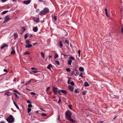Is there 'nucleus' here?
I'll list each match as a JSON object with an SVG mask.
<instances>
[{
  "mask_svg": "<svg viewBox=\"0 0 123 123\" xmlns=\"http://www.w3.org/2000/svg\"><path fill=\"white\" fill-rule=\"evenodd\" d=\"M49 9L47 7L45 8L43 10L39 12V14L41 16L45 15L49 12Z\"/></svg>",
  "mask_w": 123,
  "mask_h": 123,
  "instance_id": "obj_1",
  "label": "nucleus"
},
{
  "mask_svg": "<svg viewBox=\"0 0 123 123\" xmlns=\"http://www.w3.org/2000/svg\"><path fill=\"white\" fill-rule=\"evenodd\" d=\"M7 121L10 123H12L14 121V118L13 116L11 115L6 119Z\"/></svg>",
  "mask_w": 123,
  "mask_h": 123,
  "instance_id": "obj_2",
  "label": "nucleus"
},
{
  "mask_svg": "<svg viewBox=\"0 0 123 123\" xmlns=\"http://www.w3.org/2000/svg\"><path fill=\"white\" fill-rule=\"evenodd\" d=\"M72 113L69 110L67 111L65 113L66 116L67 120H68L71 117Z\"/></svg>",
  "mask_w": 123,
  "mask_h": 123,
  "instance_id": "obj_3",
  "label": "nucleus"
},
{
  "mask_svg": "<svg viewBox=\"0 0 123 123\" xmlns=\"http://www.w3.org/2000/svg\"><path fill=\"white\" fill-rule=\"evenodd\" d=\"M58 93L60 95H62L61 93H63L65 94H67V92L65 90H59L58 92Z\"/></svg>",
  "mask_w": 123,
  "mask_h": 123,
  "instance_id": "obj_4",
  "label": "nucleus"
},
{
  "mask_svg": "<svg viewBox=\"0 0 123 123\" xmlns=\"http://www.w3.org/2000/svg\"><path fill=\"white\" fill-rule=\"evenodd\" d=\"M70 59L68 61V65H71L72 63V60H74V58L72 56H71L70 57Z\"/></svg>",
  "mask_w": 123,
  "mask_h": 123,
  "instance_id": "obj_5",
  "label": "nucleus"
},
{
  "mask_svg": "<svg viewBox=\"0 0 123 123\" xmlns=\"http://www.w3.org/2000/svg\"><path fill=\"white\" fill-rule=\"evenodd\" d=\"M5 20L4 22L3 23H5L6 22L9 21L10 20V18L9 15H7L6 16L5 18Z\"/></svg>",
  "mask_w": 123,
  "mask_h": 123,
  "instance_id": "obj_6",
  "label": "nucleus"
},
{
  "mask_svg": "<svg viewBox=\"0 0 123 123\" xmlns=\"http://www.w3.org/2000/svg\"><path fill=\"white\" fill-rule=\"evenodd\" d=\"M53 92L56 95L59 91L58 89L57 88L54 87H53Z\"/></svg>",
  "mask_w": 123,
  "mask_h": 123,
  "instance_id": "obj_7",
  "label": "nucleus"
},
{
  "mask_svg": "<svg viewBox=\"0 0 123 123\" xmlns=\"http://www.w3.org/2000/svg\"><path fill=\"white\" fill-rule=\"evenodd\" d=\"M71 79V77H69L68 78V81L67 83L68 84H70L71 85L74 86V82L73 81L71 82V83H69V82L70 81V79Z\"/></svg>",
  "mask_w": 123,
  "mask_h": 123,
  "instance_id": "obj_8",
  "label": "nucleus"
},
{
  "mask_svg": "<svg viewBox=\"0 0 123 123\" xmlns=\"http://www.w3.org/2000/svg\"><path fill=\"white\" fill-rule=\"evenodd\" d=\"M33 20L34 22L37 23L39 22V20L38 18H34Z\"/></svg>",
  "mask_w": 123,
  "mask_h": 123,
  "instance_id": "obj_9",
  "label": "nucleus"
},
{
  "mask_svg": "<svg viewBox=\"0 0 123 123\" xmlns=\"http://www.w3.org/2000/svg\"><path fill=\"white\" fill-rule=\"evenodd\" d=\"M30 2L31 1L30 0H28L24 1L23 3L26 5H28L30 3Z\"/></svg>",
  "mask_w": 123,
  "mask_h": 123,
  "instance_id": "obj_10",
  "label": "nucleus"
},
{
  "mask_svg": "<svg viewBox=\"0 0 123 123\" xmlns=\"http://www.w3.org/2000/svg\"><path fill=\"white\" fill-rule=\"evenodd\" d=\"M68 89L70 91L73 92V91L74 88L73 87L69 85L68 86Z\"/></svg>",
  "mask_w": 123,
  "mask_h": 123,
  "instance_id": "obj_11",
  "label": "nucleus"
},
{
  "mask_svg": "<svg viewBox=\"0 0 123 123\" xmlns=\"http://www.w3.org/2000/svg\"><path fill=\"white\" fill-rule=\"evenodd\" d=\"M68 120V121H70L72 123H75L76 122V120H75L71 118V117Z\"/></svg>",
  "mask_w": 123,
  "mask_h": 123,
  "instance_id": "obj_12",
  "label": "nucleus"
},
{
  "mask_svg": "<svg viewBox=\"0 0 123 123\" xmlns=\"http://www.w3.org/2000/svg\"><path fill=\"white\" fill-rule=\"evenodd\" d=\"M11 95L10 93L9 92H6V93H5L4 94V95H6L8 96H9Z\"/></svg>",
  "mask_w": 123,
  "mask_h": 123,
  "instance_id": "obj_13",
  "label": "nucleus"
},
{
  "mask_svg": "<svg viewBox=\"0 0 123 123\" xmlns=\"http://www.w3.org/2000/svg\"><path fill=\"white\" fill-rule=\"evenodd\" d=\"M32 46V45L31 44L26 45H25V47L26 48H29L31 47Z\"/></svg>",
  "mask_w": 123,
  "mask_h": 123,
  "instance_id": "obj_14",
  "label": "nucleus"
},
{
  "mask_svg": "<svg viewBox=\"0 0 123 123\" xmlns=\"http://www.w3.org/2000/svg\"><path fill=\"white\" fill-rule=\"evenodd\" d=\"M52 67V66L51 64H49L47 67V68L48 69H49L50 70H51L50 68Z\"/></svg>",
  "mask_w": 123,
  "mask_h": 123,
  "instance_id": "obj_15",
  "label": "nucleus"
},
{
  "mask_svg": "<svg viewBox=\"0 0 123 123\" xmlns=\"http://www.w3.org/2000/svg\"><path fill=\"white\" fill-rule=\"evenodd\" d=\"M13 103L14 105H15V106H16V107L17 108V109H18L19 110V108L18 106L17 105L16 103L14 101H13Z\"/></svg>",
  "mask_w": 123,
  "mask_h": 123,
  "instance_id": "obj_16",
  "label": "nucleus"
},
{
  "mask_svg": "<svg viewBox=\"0 0 123 123\" xmlns=\"http://www.w3.org/2000/svg\"><path fill=\"white\" fill-rule=\"evenodd\" d=\"M13 36H14V39H16L18 37V35L17 33L14 34H13Z\"/></svg>",
  "mask_w": 123,
  "mask_h": 123,
  "instance_id": "obj_17",
  "label": "nucleus"
},
{
  "mask_svg": "<svg viewBox=\"0 0 123 123\" xmlns=\"http://www.w3.org/2000/svg\"><path fill=\"white\" fill-rule=\"evenodd\" d=\"M8 45H6V44L4 45H3L0 48L1 49H2L4 48V47H8Z\"/></svg>",
  "mask_w": 123,
  "mask_h": 123,
  "instance_id": "obj_18",
  "label": "nucleus"
},
{
  "mask_svg": "<svg viewBox=\"0 0 123 123\" xmlns=\"http://www.w3.org/2000/svg\"><path fill=\"white\" fill-rule=\"evenodd\" d=\"M41 57L43 58H45L44 55V53L43 52H42L41 53Z\"/></svg>",
  "mask_w": 123,
  "mask_h": 123,
  "instance_id": "obj_19",
  "label": "nucleus"
},
{
  "mask_svg": "<svg viewBox=\"0 0 123 123\" xmlns=\"http://www.w3.org/2000/svg\"><path fill=\"white\" fill-rule=\"evenodd\" d=\"M59 44L60 48H61L63 46V44L62 43V41H60Z\"/></svg>",
  "mask_w": 123,
  "mask_h": 123,
  "instance_id": "obj_20",
  "label": "nucleus"
},
{
  "mask_svg": "<svg viewBox=\"0 0 123 123\" xmlns=\"http://www.w3.org/2000/svg\"><path fill=\"white\" fill-rule=\"evenodd\" d=\"M38 30L37 28L36 27H34L33 29V31L35 32H36Z\"/></svg>",
  "mask_w": 123,
  "mask_h": 123,
  "instance_id": "obj_21",
  "label": "nucleus"
},
{
  "mask_svg": "<svg viewBox=\"0 0 123 123\" xmlns=\"http://www.w3.org/2000/svg\"><path fill=\"white\" fill-rule=\"evenodd\" d=\"M84 86H89V84L87 82H85L84 83Z\"/></svg>",
  "mask_w": 123,
  "mask_h": 123,
  "instance_id": "obj_22",
  "label": "nucleus"
},
{
  "mask_svg": "<svg viewBox=\"0 0 123 123\" xmlns=\"http://www.w3.org/2000/svg\"><path fill=\"white\" fill-rule=\"evenodd\" d=\"M55 64H57V65H59L60 64L59 62L58 61H55Z\"/></svg>",
  "mask_w": 123,
  "mask_h": 123,
  "instance_id": "obj_23",
  "label": "nucleus"
},
{
  "mask_svg": "<svg viewBox=\"0 0 123 123\" xmlns=\"http://www.w3.org/2000/svg\"><path fill=\"white\" fill-rule=\"evenodd\" d=\"M79 69L80 71H82L84 70V68L82 67H79Z\"/></svg>",
  "mask_w": 123,
  "mask_h": 123,
  "instance_id": "obj_24",
  "label": "nucleus"
},
{
  "mask_svg": "<svg viewBox=\"0 0 123 123\" xmlns=\"http://www.w3.org/2000/svg\"><path fill=\"white\" fill-rule=\"evenodd\" d=\"M25 43L26 44H31L30 43H31L30 42L29 40H26L25 42Z\"/></svg>",
  "mask_w": 123,
  "mask_h": 123,
  "instance_id": "obj_25",
  "label": "nucleus"
},
{
  "mask_svg": "<svg viewBox=\"0 0 123 123\" xmlns=\"http://www.w3.org/2000/svg\"><path fill=\"white\" fill-rule=\"evenodd\" d=\"M30 54V52H28V51L25 52L23 54L24 55H26Z\"/></svg>",
  "mask_w": 123,
  "mask_h": 123,
  "instance_id": "obj_26",
  "label": "nucleus"
},
{
  "mask_svg": "<svg viewBox=\"0 0 123 123\" xmlns=\"http://www.w3.org/2000/svg\"><path fill=\"white\" fill-rule=\"evenodd\" d=\"M8 12V11H5L2 12V14H4Z\"/></svg>",
  "mask_w": 123,
  "mask_h": 123,
  "instance_id": "obj_27",
  "label": "nucleus"
},
{
  "mask_svg": "<svg viewBox=\"0 0 123 123\" xmlns=\"http://www.w3.org/2000/svg\"><path fill=\"white\" fill-rule=\"evenodd\" d=\"M53 18L55 21H56L57 20V16L54 15Z\"/></svg>",
  "mask_w": 123,
  "mask_h": 123,
  "instance_id": "obj_28",
  "label": "nucleus"
},
{
  "mask_svg": "<svg viewBox=\"0 0 123 123\" xmlns=\"http://www.w3.org/2000/svg\"><path fill=\"white\" fill-rule=\"evenodd\" d=\"M15 53V50L13 49H12V51L11 52V54H13Z\"/></svg>",
  "mask_w": 123,
  "mask_h": 123,
  "instance_id": "obj_29",
  "label": "nucleus"
},
{
  "mask_svg": "<svg viewBox=\"0 0 123 123\" xmlns=\"http://www.w3.org/2000/svg\"><path fill=\"white\" fill-rule=\"evenodd\" d=\"M58 57V55L57 54H55V55L54 58V59H55Z\"/></svg>",
  "mask_w": 123,
  "mask_h": 123,
  "instance_id": "obj_30",
  "label": "nucleus"
},
{
  "mask_svg": "<svg viewBox=\"0 0 123 123\" xmlns=\"http://www.w3.org/2000/svg\"><path fill=\"white\" fill-rule=\"evenodd\" d=\"M87 91H83L82 92V94L84 95H85L87 93Z\"/></svg>",
  "mask_w": 123,
  "mask_h": 123,
  "instance_id": "obj_31",
  "label": "nucleus"
},
{
  "mask_svg": "<svg viewBox=\"0 0 123 123\" xmlns=\"http://www.w3.org/2000/svg\"><path fill=\"white\" fill-rule=\"evenodd\" d=\"M31 109L30 108H28L27 109V112L28 113L30 112L31 111Z\"/></svg>",
  "mask_w": 123,
  "mask_h": 123,
  "instance_id": "obj_32",
  "label": "nucleus"
},
{
  "mask_svg": "<svg viewBox=\"0 0 123 123\" xmlns=\"http://www.w3.org/2000/svg\"><path fill=\"white\" fill-rule=\"evenodd\" d=\"M31 80H29L25 84V85H27L29 83H30V82H31Z\"/></svg>",
  "mask_w": 123,
  "mask_h": 123,
  "instance_id": "obj_33",
  "label": "nucleus"
},
{
  "mask_svg": "<svg viewBox=\"0 0 123 123\" xmlns=\"http://www.w3.org/2000/svg\"><path fill=\"white\" fill-rule=\"evenodd\" d=\"M65 42L67 43L68 44V45H69V41L68 40H67V39H66L65 40Z\"/></svg>",
  "mask_w": 123,
  "mask_h": 123,
  "instance_id": "obj_34",
  "label": "nucleus"
},
{
  "mask_svg": "<svg viewBox=\"0 0 123 123\" xmlns=\"http://www.w3.org/2000/svg\"><path fill=\"white\" fill-rule=\"evenodd\" d=\"M57 121L58 122V121H59V122H61L60 121V116L59 115H58V118L57 119Z\"/></svg>",
  "mask_w": 123,
  "mask_h": 123,
  "instance_id": "obj_35",
  "label": "nucleus"
},
{
  "mask_svg": "<svg viewBox=\"0 0 123 123\" xmlns=\"http://www.w3.org/2000/svg\"><path fill=\"white\" fill-rule=\"evenodd\" d=\"M3 71L6 72V73L5 74H5L7 73H8V71L6 69H4L3 70Z\"/></svg>",
  "mask_w": 123,
  "mask_h": 123,
  "instance_id": "obj_36",
  "label": "nucleus"
},
{
  "mask_svg": "<svg viewBox=\"0 0 123 123\" xmlns=\"http://www.w3.org/2000/svg\"><path fill=\"white\" fill-rule=\"evenodd\" d=\"M28 34H26L25 36V38H26L28 37Z\"/></svg>",
  "mask_w": 123,
  "mask_h": 123,
  "instance_id": "obj_37",
  "label": "nucleus"
},
{
  "mask_svg": "<svg viewBox=\"0 0 123 123\" xmlns=\"http://www.w3.org/2000/svg\"><path fill=\"white\" fill-rule=\"evenodd\" d=\"M41 115L43 116H46V113H42L41 114Z\"/></svg>",
  "mask_w": 123,
  "mask_h": 123,
  "instance_id": "obj_38",
  "label": "nucleus"
},
{
  "mask_svg": "<svg viewBox=\"0 0 123 123\" xmlns=\"http://www.w3.org/2000/svg\"><path fill=\"white\" fill-rule=\"evenodd\" d=\"M13 94H14L15 96L17 98H18V97L16 94L14 93H13Z\"/></svg>",
  "mask_w": 123,
  "mask_h": 123,
  "instance_id": "obj_39",
  "label": "nucleus"
},
{
  "mask_svg": "<svg viewBox=\"0 0 123 123\" xmlns=\"http://www.w3.org/2000/svg\"><path fill=\"white\" fill-rule=\"evenodd\" d=\"M66 71L67 72H70V69L69 68H67L66 69Z\"/></svg>",
  "mask_w": 123,
  "mask_h": 123,
  "instance_id": "obj_40",
  "label": "nucleus"
},
{
  "mask_svg": "<svg viewBox=\"0 0 123 123\" xmlns=\"http://www.w3.org/2000/svg\"><path fill=\"white\" fill-rule=\"evenodd\" d=\"M75 92L77 93H78L79 92V91L77 89H76L75 91Z\"/></svg>",
  "mask_w": 123,
  "mask_h": 123,
  "instance_id": "obj_41",
  "label": "nucleus"
},
{
  "mask_svg": "<svg viewBox=\"0 0 123 123\" xmlns=\"http://www.w3.org/2000/svg\"><path fill=\"white\" fill-rule=\"evenodd\" d=\"M28 106L29 108H31L32 107V105L31 104H29L28 105Z\"/></svg>",
  "mask_w": 123,
  "mask_h": 123,
  "instance_id": "obj_42",
  "label": "nucleus"
},
{
  "mask_svg": "<svg viewBox=\"0 0 123 123\" xmlns=\"http://www.w3.org/2000/svg\"><path fill=\"white\" fill-rule=\"evenodd\" d=\"M13 91L16 92L18 94H20V93L17 92L16 90H13Z\"/></svg>",
  "mask_w": 123,
  "mask_h": 123,
  "instance_id": "obj_43",
  "label": "nucleus"
},
{
  "mask_svg": "<svg viewBox=\"0 0 123 123\" xmlns=\"http://www.w3.org/2000/svg\"><path fill=\"white\" fill-rule=\"evenodd\" d=\"M32 72L34 73H37L38 72V71L37 70L36 71H32Z\"/></svg>",
  "mask_w": 123,
  "mask_h": 123,
  "instance_id": "obj_44",
  "label": "nucleus"
},
{
  "mask_svg": "<svg viewBox=\"0 0 123 123\" xmlns=\"http://www.w3.org/2000/svg\"><path fill=\"white\" fill-rule=\"evenodd\" d=\"M27 103L29 104H31V102L30 100H28L27 101Z\"/></svg>",
  "mask_w": 123,
  "mask_h": 123,
  "instance_id": "obj_45",
  "label": "nucleus"
},
{
  "mask_svg": "<svg viewBox=\"0 0 123 123\" xmlns=\"http://www.w3.org/2000/svg\"><path fill=\"white\" fill-rule=\"evenodd\" d=\"M82 73H80V76H81L82 78H84V77L82 76Z\"/></svg>",
  "mask_w": 123,
  "mask_h": 123,
  "instance_id": "obj_46",
  "label": "nucleus"
},
{
  "mask_svg": "<svg viewBox=\"0 0 123 123\" xmlns=\"http://www.w3.org/2000/svg\"><path fill=\"white\" fill-rule=\"evenodd\" d=\"M2 2H6L7 0H1Z\"/></svg>",
  "mask_w": 123,
  "mask_h": 123,
  "instance_id": "obj_47",
  "label": "nucleus"
},
{
  "mask_svg": "<svg viewBox=\"0 0 123 123\" xmlns=\"http://www.w3.org/2000/svg\"><path fill=\"white\" fill-rule=\"evenodd\" d=\"M31 94L33 95H35L36 94L34 92H31Z\"/></svg>",
  "mask_w": 123,
  "mask_h": 123,
  "instance_id": "obj_48",
  "label": "nucleus"
},
{
  "mask_svg": "<svg viewBox=\"0 0 123 123\" xmlns=\"http://www.w3.org/2000/svg\"><path fill=\"white\" fill-rule=\"evenodd\" d=\"M31 69L32 70H36V69L34 67L31 68Z\"/></svg>",
  "mask_w": 123,
  "mask_h": 123,
  "instance_id": "obj_49",
  "label": "nucleus"
},
{
  "mask_svg": "<svg viewBox=\"0 0 123 123\" xmlns=\"http://www.w3.org/2000/svg\"><path fill=\"white\" fill-rule=\"evenodd\" d=\"M81 51L80 50H79L78 51V53L79 54V56L80 55V52Z\"/></svg>",
  "mask_w": 123,
  "mask_h": 123,
  "instance_id": "obj_50",
  "label": "nucleus"
},
{
  "mask_svg": "<svg viewBox=\"0 0 123 123\" xmlns=\"http://www.w3.org/2000/svg\"><path fill=\"white\" fill-rule=\"evenodd\" d=\"M38 1L39 2H43V0H38Z\"/></svg>",
  "mask_w": 123,
  "mask_h": 123,
  "instance_id": "obj_51",
  "label": "nucleus"
},
{
  "mask_svg": "<svg viewBox=\"0 0 123 123\" xmlns=\"http://www.w3.org/2000/svg\"><path fill=\"white\" fill-rule=\"evenodd\" d=\"M106 15L108 17H110V15H108L107 13V12L106 13H105Z\"/></svg>",
  "mask_w": 123,
  "mask_h": 123,
  "instance_id": "obj_52",
  "label": "nucleus"
},
{
  "mask_svg": "<svg viewBox=\"0 0 123 123\" xmlns=\"http://www.w3.org/2000/svg\"><path fill=\"white\" fill-rule=\"evenodd\" d=\"M61 102V99L60 98H59V99L58 101V103H59Z\"/></svg>",
  "mask_w": 123,
  "mask_h": 123,
  "instance_id": "obj_53",
  "label": "nucleus"
},
{
  "mask_svg": "<svg viewBox=\"0 0 123 123\" xmlns=\"http://www.w3.org/2000/svg\"><path fill=\"white\" fill-rule=\"evenodd\" d=\"M21 28L22 29L23 31H25V29L24 27H21Z\"/></svg>",
  "mask_w": 123,
  "mask_h": 123,
  "instance_id": "obj_54",
  "label": "nucleus"
},
{
  "mask_svg": "<svg viewBox=\"0 0 123 123\" xmlns=\"http://www.w3.org/2000/svg\"><path fill=\"white\" fill-rule=\"evenodd\" d=\"M121 32L123 34V27L121 28Z\"/></svg>",
  "mask_w": 123,
  "mask_h": 123,
  "instance_id": "obj_55",
  "label": "nucleus"
},
{
  "mask_svg": "<svg viewBox=\"0 0 123 123\" xmlns=\"http://www.w3.org/2000/svg\"><path fill=\"white\" fill-rule=\"evenodd\" d=\"M50 87H48L47 89V91H48V90H49L50 89Z\"/></svg>",
  "mask_w": 123,
  "mask_h": 123,
  "instance_id": "obj_56",
  "label": "nucleus"
},
{
  "mask_svg": "<svg viewBox=\"0 0 123 123\" xmlns=\"http://www.w3.org/2000/svg\"><path fill=\"white\" fill-rule=\"evenodd\" d=\"M105 13H106L107 12V10L106 8H105Z\"/></svg>",
  "mask_w": 123,
  "mask_h": 123,
  "instance_id": "obj_57",
  "label": "nucleus"
},
{
  "mask_svg": "<svg viewBox=\"0 0 123 123\" xmlns=\"http://www.w3.org/2000/svg\"><path fill=\"white\" fill-rule=\"evenodd\" d=\"M0 123H5V122L4 121H2Z\"/></svg>",
  "mask_w": 123,
  "mask_h": 123,
  "instance_id": "obj_58",
  "label": "nucleus"
},
{
  "mask_svg": "<svg viewBox=\"0 0 123 123\" xmlns=\"http://www.w3.org/2000/svg\"><path fill=\"white\" fill-rule=\"evenodd\" d=\"M69 107L70 109H71V106L70 105H69L68 106Z\"/></svg>",
  "mask_w": 123,
  "mask_h": 123,
  "instance_id": "obj_59",
  "label": "nucleus"
},
{
  "mask_svg": "<svg viewBox=\"0 0 123 123\" xmlns=\"http://www.w3.org/2000/svg\"><path fill=\"white\" fill-rule=\"evenodd\" d=\"M74 71H72L71 73V74H73L74 73Z\"/></svg>",
  "mask_w": 123,
  "mask_h": 123,
  "instance_id": "obj_60",
  "label": "nucleus"
},
{
  "mask_svg": "<svg viewBox=\"0 0 123 123\" xmlns=\"http://www.w3.org/2000/svg\"><path fill=\"white\" fill-rule=\"evenodd\" d=\"M40 109L41 110L43 111H45V110H43V109L42 108H40Z\"/></svg>",
  "mask_w": 123,
  "mask_h": 123,
  "instance_id": "obj_61",
  "label": "nucleus"
},
{
  "mask_svg": "<svg viewBox=\"0 0 123 123\" xmlns=\"http://www.w3.org/2000/svg\"><path fill=\"white\" fill-rule=\"evenodd\" d=\"M52 57V56L51 55H50L49 56V58H51Z\"/></svg>",
  "mask_w": 123,
  "mask_h": 123,
  "instance_id": "obj_62",
  "label": "nucleus"
},
{
  "mask_svg": "<svg viewBox=\"0 0 123 123\" xmlns=\"http://www.w3.org/2000/svg\"><path fill=\"white\" fill-rule=\"evenodd\" d=\"M75 70L76 71V74H78V71H76V69H75Z\"/></svg>",
  "mask_w": 123,
  "mask_h": 123,
  "instance_id": "obj_63",
  "label": "nucleus"
},
{
  "mask_svg": "<svg viewBox=\"0 0 123 123\" xmlns=\"http://www.w3.org/2000/svg\"><path fill=\"white\" fill-rule=\"evenodd\" d=\"M117 116H115L113 118V119H114L115 118H116V117H117Z\"/></svg>",
  "mask_w": 123,
  "mask_h": 123,
  "instance_id": "obj_64",
  "label": "nucleus"
}]
</instances>
